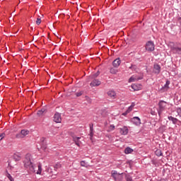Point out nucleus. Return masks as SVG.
I'll use <instances>...</instances> for the list:
<instances>
[{
  "label": "nucleus",
  "instance_id": "1",
  "mask_svg": "<svg viewBox=\"0 0 181 181\" xmlns=\"http://www.w3.org/2000/svg\"><path fill=\"white\" fill-rule=\"evenodd\" d=\"M112 177L115 181H122L124 180V176H122V173H119L117 170L112 171Z\"/></svg>",
  "mask_w": 181,
  "mask_h": 181
},
{
  "label": "nucleus",
  "instance_id": "2",
  "mask_svg": "<svg viewBox=\"0 0 181 181\" xmlns=\"http://www.w3.org/2000/svg\"><path fill=\"white\" fill-rule=\"evenodd\" d=\"M24 166L25 168H29V169L32 171V172H35V167L33 165V163H32V161H30V158H26L24 160Z\"/></svg>",
  "mask_w": 181,
  "mask_h": 181
},
{
  "label": "nucleus",
  "instance_id": "3",
  "mask_svg": "<svg viewBox=\"0 0 181 181\" xmlns=\"http://www.w3.org/2000/svg\"><path fill=\"white\" fill-rule=\"evenodd\" d=\"M26 135H29V130L23 129L21 131L20 133H18L16 135V137L18 139H21L22 138H25V136H26Z\"/></svg>",
  "mask_w": 181,
  "mask_h": 181
},
{
  "label": "nucleus",
  "instance_id": "4",
  "mask_svg": "<svg viewBox=\"0 0 181 181\" xmlns=\"http://www.w3.org/2000/svg\"><path fill=\"white\" fill-rule=\"evenodd\" d=\"M167 103L164 100H160L158 103L159 110H158V115H160V113L162 111L165 110V108H166Z\"/></svg>",
  "mask_w": 181,
  "mask_h": 181
},
{
  "label": "nucleus",
  "instance_id": "5",
  "mask_svg": "<svg viewBox=\"0 0 181 181\" xmlns=\"http://www.w3.org/2000/svg\"><path fill=\"white\" fill-rule=\"evenodd\" d=\"M146 50H147V52H153V50H155V44H153V42L148 41L146 43Z\"/></svg>",
  "mask_w": 181,
  "mask_h": 181
},
{
  "label": "nucleus",
  "instance_id": "6",
  "mask_svg": "<svg viewBox=\"0 0 181 181\" xmlns=\"http://www.w3.org/2000/svg\"><path fill=\"white\" fill-rule=\"evenodd\" d=\"M170 84V81H166L165 84L160 89L162 93H166L169 90V86Z\"/></svg>",
  "mask_w": 181,
  "mask_h": 181
},
{
  "label": "nucleus",
  "instance_id": "7",
  "mask_svg": "<svg viewBox=\"0 0 181 181\" xmlns=\"http://www.w3.org/2000/svg\"><path fill=\"white\" fill-rule=\"evenodd\" d=\"M94 79L90 83V87H98V86L101 85V81L98 79H95V78H93Z\"/></svg>",
  "mask_w": 181,
  "mask_h": 181
},
{
  "label": "nucleus",
  "instance_id": "8",
  "mask_svg": "<svg viewBox=\"0 0 181 181\" xmlns=\"http://www.w3.org/2000/svg\"><path fill=\"white\" fill-rule=\"evenodd\" d=\"M119 132L121 135H128V132H129V129H128V127L123 126L122 128H119Z\"/></svg>",
  "mask_w": 181,
  "mask_h": 181
},
{
  "label": "nucleus",
  "instance_id": "9",
  "mask_svg": "<svg viewBox=\"0 0 181 181\" xmlns=\"http://www.w3.org/2000/svg\"><path fill=\"white\" fill-rule=\"evenodd\" d=\"M54 122H57V124L62 122V115H60V113L57 112L54 114Z\"/></svg>",
  "mask_w": 181,
  "mask_h": 181
},
{
  "label": "nucleus",
  "instance_id": "10",
  "mask_svg": "<svg viewBox=\"0 0 181 181\" xmlns=\"http://www.w3.org/2000/svg\"><path fill=\"white\" fill-rule=\"evenodd\" d=\"M138 80H142V78L138 77V76H136V75H133L129 79V83H134V81H138Z\"/></svg>",
  "mask_w": 181,
  "mask_h": 181
},
{
  "label": "nucleus",
  "instance_id": "11",
  "mask_svg": "<svg viewBox=\"0 0 181 181\" xmlns=\"http://www.w3.org/2000/svg\"><path fill=\"white\" fill-rule=\"evenodd\" d=\"M132 121L135 125H141V119L139 117H133Z\"/></svg>",
  "mask_w": 181,
  "mask_h": 181
},
{
  "label": "nucleus",
  "instance_id": "12",
  "mask_svg": "<svg viewBox=\"0 0 181 181\" xmlns=\"http://www.w3.org/2000/svg\"><path fill=\"white\" fill-rule=\"evenodd\" d=\"M153 69V72L155 74H159V73H160V66H159V64H154Z\"/></svg>",
  "mask_w": 181,
  "mask_h": 181
},
{
  "label": "nucleus",
  "instance_id": "13",
  "mask_svg": "<svg viewBox=\"0 0 181 181\" xmlns=\"http://www.w3.org/2000/svg\"><path fill=\"white\" fill-rule=\"evenodd\" d=\"M168 119H169V121H172V122H173V124H174V125H176V124H177V122H180V121L178 120L177 118L173 117L172 116H168Z\"/></svg>",
  "mask_w": 181,
  "mask_h": 181
},
{
  "label": "nucleus",
  "instance_id": "14",
  "mask_svg": "<svg viewBox=\"0 0 181 181\" xmlns=\"http://www.w3.org/2000/svg\"><path fill=\"white\" fill-rule=\"evenodd\" d=\"M107 95L110 97V98H115L117 97V93L114 90H109L107 92Z\"/></svg>",
  "mask_w": 181,
  "mask_h": 181
},
{
  "label": "nucleus",
  "instance_id": "15",
  "mask_svg": "<svg viewBox=\"0 0 181 181\" xmlns=\"http://www.w3.org/2000/svg\"><path fill=\"white\" fill-rule=\"evenodd\" d=\"M112 64L114 67H118L119 64H121V60L119 59V58L115 59L112 62Z\"/></svg>",
  "mask_w": 181,
  "mask_h": 181
},
{
  "label": "nucleus",
  "instance_id": "16",
  "mask_svg": "<svg viewBox=\"0 0 181 181\" xmlns=\"http://www.w3.org/2000/svg\"><path fill=\"white\" fill-rule=\"evenodd\" d=\"M80 139H81V137H74V141L78 146H80V144H81Z\"/></svg>",
  "mask_w": 181,
  "mask_h": 181
},
{
  "label": "nucleus",
  "instance_id": "17",
  "mask_svg": "<svg viewBox=\"0 0 181 181\" xmlns=\"http://www.w3.org/2000/svg\"><path fill=\"white\" fill-rule=\"evenodd\" d=\"M89 127H90V139H92L93 138V135H94V129L93 128V124H89Z\"/></svg>",
  "mask_w": 181,
  "mask_h": 181
},
{
  "label": "nucleus",
  "instance_id": "18",
  "mask_svg": "<svg viewBox=\"0 0 181 181\" xmlns=\"http://www.w3.org/2000/svg\"><path fill=\"white\" fill-rule=\"evenodd\" d=\"M132 152H134V149L131 148L130 147H127L124 149V153H126V155H128L129 153H132Z\"/></svg>",
  "mask_w": 181,
  "mask_h": 181
},
{
  "label": "nucleus",
  "instance_id": "19",
  "mask_svg": "<svg viewBox=\"0 0 181 181\" xmlns=\"http://www.w3.org/2000/svg\"><path fill=\"white\" fill-rule=\"evenodd\" d=\"M173 52L177 53L178 54H181V48L180 47H174L173 48Z\"/></svg>",
  "mask_w": 181,
  "mask_h": 181
},
{
  "label": "nucleus",
  "instance_id": "20",
  "mask_svg": "<svg viewBox=\"0 0 181 181\" xmlns=\"http://www.w3.org/2000/svg\"><path fill=\"white\" fill-rule=\"evenodd\" d=\"M60 168H62V164H60V163H57L54 166V169L56 172H57L58 169H60Z\"/></svg>",
  "mask_w": 181,
  "mask_h": 181
},
{
  "label": "nucleus",
  "instance_id": "21",
  "mask_svg": "<svg viewBox=\"0 0 181 181\" xmlns=\"http://www.w3.org/2000/svg\"><path fill=\"white\" fill-rule=\"evenodd\" d=\"M42 173V163L38 164V170L37 171V175H40Z\"/></svg>",
  "mask_w": 181,
  "mask_h": 181
},
{
  "label": "nucleus",
  "instance_id": "22",
  "mask_svg": "<svg viewBox=\"0 0 181 181\" xmlns=\"http://www.w3.org/2000/svg\"><path fill=\"white\" fill-rule=\"evenodd\" d=\"M83 93H84V91L80 90V91L76 93V97H81V95H83Z\"/></svg>",
  "mask_w": 181,
  "mask_h": 181
},
{
  "label": "nucleus",
  "instance_id": "23",
  "mask_svg": "<svg viewBox=\"0 0 181 181\" xmlns=\"http://www.w3.org/2000/svg\"><path fill=\"white\" fill-rule=\"evenodd\" d=\"M100 76V71H97V73H95V74H93V75H92V78H97V77H98Z\"/></svg>",
  "mask_w": 181,
  "mask_h": 181
},
{
  "label": "nucleus",
  "instance_id": "24",
  "mask_svg": "<svg viewBox=\"0 0 181 181\" xmlns=\"http://www.w3.org/2000/svg\"><path fill=\"white\" fill-rule=\"evenodd\" d=\"M156 156H162V151L160 149H158L156 151Z\"/></svg>",
  "mask_w": 181,
  "mask_h": 181
},
{
  "label": "nucleus",
  "instance_id": "25",
  "mask_svg": "<svg viewBox=\"0 0 181 181\" xmlns=\"http://www.w3.org/2000/svg\"><path fill=\"white\" fill-rule=\"evenodd\" d=\"M132 88H133L134 91H138V90H139L136 84L132 85Z\"/></svg>",
  "mask_w": 181,
  "mask_h": 181
},
{
  "label": "nucleus",
  "instance_id": "26",
  "mask_svg": "<svg viewBox=\"0 0 181 181\" xmlns=\"http://www.w3.org/2000/svg\"><path fill=\"white\" fill-rule=\"evenodd\" d=\"M6 176H7L8 179H9L10 181L15 180L13 179V177H12V175H11V174H9V173H7Z\"/></svg>",
  "mask_w": 181,
  "mask_h": 181
},
{
  "label": "nucleus",
  "instance_id": "27",
  "mask_svg": "<svg viewBox=\"0 0 181 181\" xmlns=\"http://www.w3.org/2000/svg\"><path fill=\"white\" fill-rule=\"evenodd\" d=\"M110 73L112 74H117V70L115 69H114V68H111L110 69Z\"/></svg>",
  "mask_w": 181,
  "mask_h": 181
},
{
  "label": "nucleus",
  "instance_id": "28",
  "mask_svg": "<svg viewBox=\"0 0 181 181\" xmlns=\"http://www.w3.org/2000/svg\"><path fill=\"white\" fill-rule=\"evenodd\" d=\"M85 98L88 104H91V98H90L88 96H86Z\"/></svg>",
  "mask_w": 181,
  "mask_h": 181
},
{
  "label": "nucleus",
  "instance_id": "29",
  "mask_svg": "<svg viewBox=\"0 0 181 181\" xmlns=\"http://www.w3.org/2000/svg\"><path fill=\"white\" fill-rule=\"evenodd\" d=\"M126 180H127V181H133L132 180V177H131L129 175L126 176Z\"/></svg>",
  "mask_w": 181,
  "mask_h": 181
},
{
  "label": "nucleus",
  "instance_id": "30",
  "mask_svg": "<svg viewBox=\"0 0 181 181\" xmlns=\"http://www.w3.org/2000/svg\"><path fill=\"white\" fill-rule=\"evenodd\" d=\"M4 138H5V133H1L0 134V141H2V139H4Z\"/></svg>",
  "mask_w": 181,
  "mask_h": 181
},
{
  "label": "nucleus",
  "instance_id": "31",
  "mask_svg": "<svg viewBox=\"0 0 181 181\" xmlns=\"http://www.w3.org/2000/svg\"><path fill=\"white\" fill-rule=\"evenodd\" d=\"M40 23H42V20L40 18H37L36 24L40 25Z\"/></svg>",
  "mask_w": 181,
  "mask_h": 181
},
{
  "label": "nucleus",
  "instance_id": "32",
  "mask_svg": "<svg viewBox=\"0 0 181 181\" xmlns=\"http://www.w3.org/2000/svg\"><path fill=\"white\" fill-rule=\"evenodd\" d=\"M111 131H114L115 129V126L114 124L110 125V127Z\"/></svg>",
  "mask_w": 181,
  "mask_h": 181
},
{
  "label": "nucleus",
  "instance_id": "33",
  "mask_svg": "<svg viewBox=\"0 0 181 181\" xmlns=\"http://www.w3.org/2000/svg\"><path fill=\"white\" fill-rule=\"evenodd\" d=\"M126 111H127L129 113L131 112V111H132V107L129 106Z\"/></svg>",
  "mask_w": 181,
  "mask_h": 181
},
{
  "label": "nucleus",
  "instance_id": "34",
  "mask_svg": "<svg viewBox=\"0 0 181 181\" xmlns=\"http://www.w3.org/2000/svg\"><path fill=\"white\" fill-rule=\"evenodd\" d=\"M37 115H39V117H40L41 115H43V113L40 110H38Z\"/></svg>",
  "mask_w": 181,
  "mask_h": 181
},
{
  "label": "nucleus",
  "instance_id": "35",
  "mask_svg": "<svg viewBox=\"0 0 181 181\" xmlns=\"http://www.w3.org/2000/svg\"><path fill=\"white\" fill-rule=\"evenodd\" d=\"M81 166H86V161H81Z\"/></svg>",
  "mask_w": 181,
  "mask_h": 181
},
{
  "label": "nucleus",
  "instance_id": "36",
  "mask_svg": "<svg viewBox=\"0 0 181 181\" xmlns=\"http://www.w3.org/2000/svg\"><path fill=\"white\" fill-rule=\"evenodd\" d=\"M40 111L42 112V114H45V112H46V109L42 108Z\"/></svg>",
  "mask_w": 181,
  "mask_h": 181
},
{
  "label": "nucleus",
  "instance_id": "37",
  "mask_svg": "<svg viewBox=\"0 0 181 181\" xmlns=\"http://www.w3.org/2000/svg\"><path fill=\"white\" fill-rule=\"evenodd\" d=\"M40 111L42 112V114H45V112H46V109L42 108Z\"/></svg>",
  "mask_w": 181,
  "mask_h": 181
},
{
  "label": "nucleus",
  "instance_id": "38",
  "mask_svg": "<svg viewBox=\"0 0 181 181\" xmlns=\"http://www.w3.org/2000/svg\"><path fill=\"white\" fill-rule=\"evenodd\" d=\"M45 137L41 138L40 141L42 142V144H45Z\"/></svg>",
  "mask_w": 181,
  "mask_h": 181
},
{
  "label": "nucleus",
  "instance_id": "39",
  "mask_svg": "<svg viewBox=\"0 0 181 181\" xmlns=\"http://www.w3.org/2000/svg\"><path fill=\"white\" fill-rule=\"evenodd\" d=\"M129 114V112H127V110H126V112H124L122 115H124L125 117V115Z\"/></svg>",
  "mask_w": 181,
  "mask_h": 181
},
{
  "label": "nucleus",
  "instance_id": "40",
  "mask_svg": "<svg viewBox=\"0 0 181 181\" xmlns=\"http://www.w3.org/2000/svg\"><path fill=\"white\" fill-rule=\"evenodd\" d=\"M130 107H132V108H134V107H135V104H134V103H132Z\"/></svg>",
  "mask_w": 181,
  "mask_h": 181
},
{
  "label": "nucleus",
  "instance_id": "41",
  "mask_svg": "<svg viewBox=\"0 0 181 181\" xmlns=\"http://www.w3.org/2000/svg\"><path fill=\"white\" fill-rule=\"evenodd\" d=\"M129 69H132V66H130Z\"/></svg>",
  "mask_w": 181,
  "mask_h": 181
}]
</instances>
